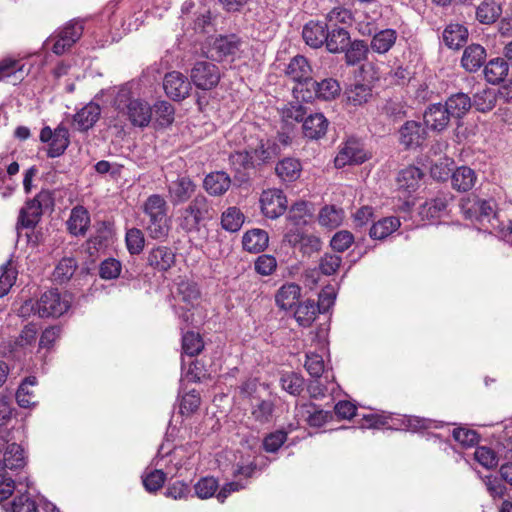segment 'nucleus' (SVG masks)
<instances>
[{
    "label": "nucleus",
    "mask_w": 512,
    "mask_h": 512,
    "mask_svg": "<svg viewBox=\"0 0 512 512\" xmlns=\"http://www.w3.org/2000/svg\"><path fill=\"white\" fill-rule=\"evenodd\" d=\"M141 209L147 217L145 230L148 236L154 240H165L171 229L166 199L160 194H151L143 202Z\"/></svg>",
    "instance_id": "nucleus-1"
},
{
    "label": "nucleus",
    "mask_w": 512,
    "mask_h": 512,
    "mask_svg": "<svg viewBox=\"0 0 512 512\" xmlns=\"http://www.w3.org/2000/svg\"><path fill=\"white\" fill-rule=\"evenodd\" d=\"M25 463L24 450L21 446L16 443L9 444L3 461L0 460V502L8 499L15 489V481L8 475L7 469H19L24 467Z\"/></svg>",
    "instance_id": "nucleus-2"
},
{
    "label": "nucleus",
    "mask_w": 512,
    "mask_h": 512,
    "mask_svg": "<svg viewBox=\"0 0 512 512\" xmlns=\"http://www.w3.org/2000/svg\"><path fill=\"white\" fill-rule=\"evenodd\" d=\"M211 210L208 199L199 194L179 211L178 225L185 232L198 231L200 223L212 217Z\"/></svg>",
    "instance_id": "nucleus-3"
},
{
    "label": "nucleus",
    "mask_w": 512,
    "mask_h": 512,
    "mask_svg": "<svg viewBox=\"0 0 512 512\" xmlns=\"http://www.w3.org/2000/svg\"><path fill=\"white\" fill-rule=\"evenodd\" d=\"M292 91L297 100L310 102L317 98L327 101L335 99L340 94L341 87L333 78L323 79L320 82L312 79L307 88H293Z\"/></svg>",
    "instance_id": "nucleus-4"
},
{
    "label": "nucleus",
    "mask_w": 512,
    "mask_h": 512,
    "mask_svg": "<svg viewBox=\"0 0 512 512\" xmlns=\"http://www.w3.org/2000/svg\"><path fill=\"white\" fill-rule=\"evenodd\" d=\"M71 305V297L68 294H60L57 289L44 292L37 301V315L44 317H59L68 311Z\"/></svg>",
    "instance_id": "nucleus-5"
},
{
    "label": "nucleus",
    "mask_w": 512,
    "mask_h": 512,
    "mask_svg": "<svg viewBox=\"0 0 512 512\" xmlns=\"http://www.w3.org/2000/svg\"><path fill=\"white\" fill-rule=\"evenodd\" d=\"M461 210L466 219L477 220L481 223L487 221L492 227L497 225L493 222L498 220V215L494 211V203L492 201L481 200L478 198H467L461 202Z\"/></svg>",
    "instance_id": "nucleus-6"
},
{
    "label": "nucleus",
    "mask_w": 512,
    "mask_h": 512,
    "mask_svg": "<svg viewBox=\"0 0 512 512\" xmlns=\"http://www.w3.org/2000/svg\"><path fill=\"white\" fill-rule=\"evenodd\" d=\"M82 33V23L80 21H71L56 35L51 36L47 43H52V51L57 55H61L80 39Z\"/></svg>",
    "instance_id": "nucleus-7"
},
{
    "label": "nucleus",
    "mask_w": 512,
    "mask_h": 512,
    "mask_svg": "<svg viewBox=\"0 0 512 512\" xmlns=\"http://www.w3.org/2000/svg\"><path fill=\"white\" fill-rule=\"evenodd\" d=\"M285 76L296 83L293 88L305 89L312 81V67L303 55H296L286 65Z\"/></svg>",
    "instance_id": "nucleus-8"
},
{
    "label": "nucleus",
    "mask_w": 512,
    "mask_h": 512,
    "mask_svg": "<svg viewBox=\"0 0 512 512\" xmlns=\"http://www.w3.org/2000/svg\"><path fill=\"white\" fill-rule=\"evenodd\" d=\"M191 81L202 90H210L217 86L220 80L218 67L206 61L197 62L191 70Z\"/></svg>",
    "instance_id": "nucleus-9"
},
{
    "label": "nucleus",
    "mask_w": 512,
    "mask_h": 512,
    "mask_svg": "<svg viewBox=\"0 0 512 512\" xmlns=\"http://www.w3.org/2000/svg\"><path fill=\"white\" fill-rule=\"evenodd\" d=\"M260 206L265 217L276 219L286 211L287 198L280 189H267L260 196Z\"/></svg>",
    "instance_id": "nucleus-10"
},
{
    "label": "nucleus",
    "mask_w": 512,
    "mask_h": 512,
    "mask_svg": "<svg viewBox=\"0 0 512 512\" xmlns=\"http://www.w3.org/2000/svg\"><path fill=\"white\" fill-rule=\"evenodd\" d=\"M367 159L368 156L364 150L363 144L352 138L348 139L340 147L334 163L337 168H342L346 165L362 164Z\"/></svg>",
    "instance_id": "nucleus-11"
},
{
    "label": "nucleus",
    "mask_w": 512,
    "mask_h": 512,
    "mask_svg": "<svg viewBox=\"0 0 512 512\" xmlns=\"http://www.w3.org/2000/svg\"><path fill=\"white\" fill-rule=\"evenodd\" d=\"M313 210L305 201H297L291 205L286 217L285 233L300 232L312 220Z\"/></svg>",
    "instance_id": "nucleus-12"
},
{
    "label": "nucleus",
    "mask_w": 512,
    "mask_h": 512,
    "mask_svg": "<svg viewBox=\"0 0 512 512\" xmlns=\"http://www.w3.org/2000/svg\"><path fill=\"white\" fill-rule=\"evenodd\" d=\"M163 88L169 98L179 101L189 95L191 83L182 73L172 71L165 75Z\"/></svg>",
    "instance_id": "nucleus-13"
},
{
    "label": "nucleus",
    "mask_w": 512,
    "mask_h": 512,
    "mask_svg": "<svg viewBox=\"0 0 512 512\" xmlns=\"http://www.w3.org/2000/svg\"><path fill=\"white\" fill-rule=\"evenodd\" d=\"M196 190V184L187 176H178L167 183L168 197L176 206L188 201Z\"/></svg>",
    "instance_id": "nucleus-14"
},
{
    "label": "nucleus",
    "mask_w": 512,
    "mask_h": 512,
    "mask_svg": "<svg viewBox=\"0 0 512 512\" xmlns=\"http://www.w3.org/2000/svg\"><path fill=\"white\" fill-rule=\"evenodd\" d=\"M426 127L418 121H407L399 129V141L406 148L420 146L426 138Z\"/></svg>",
    "instance_id": "nucleus-15"
},
{
    "label": "nucleus",
    "mask_w": 512,
    "mask_h": 512,
    "mask_svg": "<svg viewBox=\"0 0 512 512\" xmlns=\"http://www.w3.org/2000/svg\"><path fill=\"white\" fill-rule=\"evenodd\" d=\"M423 173L415 166H409L402 169L396 178L397 190L403 194L404 197L410 196L420 186Z\"/></svg>",
    "instance_id": "nucleus-16"
},
{
    "label": "nucleus",
    "mask_w": 512,
    "mask_h": 512,
    "mask_svg": "<svg viewBox=\"0 0 512 512\" xmlns=\"http://www.w3.org/2000/svg\"><path fill=\"white\" fill-rule=\"evenodd\" d=\"M175 262L176 253L167 246L154 247L147 256L148 265L159 272L168 271L175 265Z\"/></svg>",
    "instance_id": "nucleus-17"
},
{
    "label": "nucleus",
    "mask_w": 512,
    "mask_h": 512,
    "mask_svg": "<svg viewBox=\"0 0 512 512\" xmlns=\"http://www.w3.org/2000/svg\"><path fill=\"white\" fill-rule=\"evenodd\" d=\"M247 148L251 151L256 167L273 160L280 152L279 146L269 139H257L255 143H250Z\"/></svg>",
    "instance_id": "nucleus-18"
},
{
    "label": "nucleus",
    "mask_w": 512,
    "mask_h": 512,
    "mask_svg": "<svg viewBox=\"0 0 512 512\" xmlns=\"http://www.w3.org/2000/svg\"><path fill=\"white\" fill-rule=\"evenodd\" d=\"M284 241L293 247L299 246L300 250L307 255L319 251L322 246V242L318 236L307 234L304 230L297 233L292 231L285 233Z\"/></svg>",
    "instance_id": "nucleus-19"
},
{
    "label": "nucleus",
    "mask_w": 512,
    "mask_h": 512,
    "mask_svg": "<svg viewBox=\"0 0 512 512\" xmlns=\"http://www.w3.org/2000/svg\"><path fill=\"white\" fill-rule=\"evenodd\" d=\"M90 222L88 210L82 205H77L70 212L66 222L67 230L73 236H84L90 226Z\"/></svg>",
    "instance_id": "nucleus-20"
},
{
    "label": "nucleus",
    "mask_w": 512,
    "mask_h": 512,
    "mask_svg": "<svg viewBox=\"0 0 512 512\" xmlns=\"http://www.w3.org/2000/svg\"><path fill=\"white\" fill-rule=\"evenodd\" d=\"M240 41L235 35L219 36L211 44L209 54L215 60L234 55L239 51Z\"/></svg>",
    "instance_id": "nucleus-21"
},
{
    "label": "nucleus",
    "mask_w": 512,
    "mask_h": 512,
    "mask_svg": "<svg viewBox=\"0 0 512 512\" xmlns=\"http://www.w3.org/2000/svg\"><path fill=\"white\" fill-rule=\"evenodd\" d=\"M328 25L319 21H309L302 30L305 43L311 48H320L327 40Z\"/></svg>",
    "instance_id": "nucleus-22"
},
{
    "label": "nucleus",
    "mask_w": 512,
    "mask_h": 512,
    "mask_svg": "<svg viewBox=\"0 0 512 512\" xmlns=\"http://www.w3.org/2000/svg\"><path fill=\"white\" fill-rule=\"evenodd\" d=\"M451 116L445 105L441 103L430 105L424 113V124L435 131H442L449 123Z\"/></svg>",
    "instance_id": "nucleus-23"
},
{
    "label": "nucleus",
    "mask_w": 512,
    "mask_h": 512,
    "mask_svg": "<svg viewBox=\"0 0 512 512\" xmlns=\"http://www.w3.org/2000/svg\"><path fill=\"white\" fill-rule=\"evenodd\" d=\"M231 185L230 176L223 171L212 172L208 174L203 186L206 192L211 196H221L225 194Z\"/></svg>",
    "instance_id": "nucleus-24"
},
{
    "label": "nucleus",
    "mask_w": 512,
    "mask_h": 512,
    "mask_svg": "<svg viewBox=\"0 0 512 512\" xmlns=\"http://www.w3.org/2000/svg\"><path fill=\"white\" fill-rule=\"evenodd\" d=\"M101 108L97 103L90 102L74 115V124L80 131H87L99 120Z\"/></svg>",
    "instance_id": "nucleus-25"
},
{
    "label": "nucleus",
    "mask_w": 512,
    "mask_h": 512,
    "mask_svg": "<svg viewBox=\"0 0 512 512\" xmlns=\"http://www.w3.org/2000/svg\"><path fill=\"white\" fill-rule=\"evenodd\" d=\"M123 114L128 116L134 126L145 127L150 123L152 109L147 102L138 99L134 100Z\"/></svg>",
    "instance_id": "nucleus-26"
},
{
    "label": "nucleus",
    "mask_w": 512,
    "mask_h": 512,
    "mask_svg": "<svg viewBox=\"0 0 512 512\" xmlns=\"http://www.w3.org/2000/svg\"><path fill=\"white\" fill-rule=\"evenodd\" d=\"M328 124V120L322 113L310 114L303 121V133L309 139H320L326 134Z\"/></svg>",
    "instance_id": "nucleus-27"
},
{
    "label": "nucleus",
    "mask_w": 512,
    "mask_h": 512,
    "mask_svg": "<svg viewBox=\"0 0 512 512\" xmlns=\"http://www.w3.org/2000/svg\"><path fill=\"white\" fill-rule=\"evenodd\" d=\"M477 182V175L473 169L467 166L458 167L451 176V184L459 192L471 190Z\"/></svg>",
    "instance_id": "nucleus-28"
},
{
    "label": "nucleus",
    "mask_w": 512,
    "mask_h": 512,
    "mask_svg": "<svg viewBox=\"0 0 512 512\" xmlns=\"http://www.w3.org/2000/svg\"><path fill=\"white\" fill-rule=\"evenodd\" d=\"M485 58V49L479 44H472L465 48L461 63L465 70L475 72L482 66Z\"/></svg>",
    "instance_id": "nucleus-29"
},
{
    "label": "nucleus",
    "mask_w": 512,
    "mask_h": 512,
    "mask_svg": "<svg viewBox=\"0 0 512 512\" xmlns=\"http://www.w3.org/2000/svg\"><path fill=\"white\" fill-rule=\"evenodd\" d=\"M301 288L295 283H286L282 285L275 296L276 304L283 310L291 309L298 301Z\"/></svg>",
    "instance_id": "nucleus-30"
},
{
    "label": "nucleus",
    "mask_w": 512,
    "mask_h": 512,
    "mask_svg": "<svg viewBox=\"0 0 512 512\" xmlns=\"http://www.w3.org/2000/svg\"><path fill=\"white\" fill-rule=\"evenodd\" d=\"M269 242V237L266 231L262 229H252L247 231L242 238L243 248L246 251L259 253L263 251Z\"/></svg>",
    "instance_id": "nucleus-31"
},
{
    "label": "nucleus",
    "mask_w": 512,
    "mask_h": 512,
    "mask_svg": "<svg viewBox=\"0 0 512 512\" xmlns=\"http://www.w3.org/2000/svg\"><path fill=\"white\" fill-rule=\"evenodd\" d=\"M442 37L446 46L458 49L466 41L468 30L461 24L451 23L444 29Z\"/></svg>",
    "instance_id": "nucleus-32"
},
{
    "label": "nucleus",
    "mask_w": 512,
    "mask_h": 512,
    "mask_svg": "<svg viewBox=\"0 0 512 512\" xmlns=\"http://www.w3.org/2000/svg\"><path fill=\"white\" fill-rule=\"evenodd\" d=\"M324 44L330 53H340L350 44V35L344 28L328 29L327 40Z\"/></svg>",
    "instance_id": "nucleus-33"
},
{
    "label": "nucleus",
    "mask_w": 512,
    "mask_h": 512,
    "mask_svg": "<svg viewBox=\"0 0 512 512\" xmlns=\"http://www.w3.org/2000/svg\"><path fill=\"white\" fill-rule=\"evenodd\" d=\"M319 307L313 300H306L298 304L294 312V318L302 327H309L319 314Z\"/></svg>",
    "instance_id": "nucleus-34"
},
{
    "label": "nucleus",
    "mask_w": 512,
    "mask_h": 512,
    "mask_svg": "<svg viewBox=\"0 0 512 512\" xmlns=\"http://www.w3.org/2000/svg\"><path fill=\"white\" fill-rule=\"evenodd\" d=\"M39 328L34 323H28L23 327L18 337L11 344V351H21L32 347L37 339Z\"/></svg>",
    "instance_id": "nucleus-35"
},
{
    "label": "nucleus",
    "mask_w": 512,
    "mask_h": 512,
    "mask_svg": "<svg viewBox=\"0 0 512 512\" xmlns=\"http://www.w3.org/2000/svg\"><path fill=\"white\" fill-rule=\"evenodd\" d=\"M502 8L494 0L482 1L476 9V18L482 24H492L501 15Z\"/></svg>",
    "instance_id": "nucleus-36"
},
{
    "label": "nucleus",
    "mask_w": 512,
    "mask_h": 512,
    "mask_svg": "<svg viewBox=\"0 0 512 512\" xmlns=\"http://www.w3.org/2000/svg\"><path fill=\"white\" fill-rule=\"evenodd\" d=\"M277 176L284 182H292L299 178L301 164L297 159L285 158L275 167Z\"/></svg>",
    "instance_id": "nucleus-37"
},
{
    "label": "nucleus",
    "mask_w": 512,
    "mask_h": 512,
    "mask_svg": "<svg viewBox=\"0 0 512 512\" xmlns=\"http://www.w3.org/2000/svg\"><path fill=\"white\" fill-rule=\"evenodd\" d=\"M397 32L393 29H384L376 33L371 40V49L379 54L387 53L395 44Z\"/></svg>",
    "instance_id": "nucleus-38"
},
{
    "label": "nucleus",
    "mask_w": 512,
    "mask_h": 512,
    "mask_svg": "<svg viewBox=\"0 0 512 512\" xmlns=\"http://www.w3.org/2000/svg\"><path fill=\"white\" fill-rule=\"evenodd\" d=\"M508 70V64L503 58H495L486 64L484 75L489 83L498 84L507 76Z\"/></svg>",
    "instance_id": "nucleus-39"
},
{
    "label": "nucleus",
    "mask_w": 512,
    "mask_h": 512,
    "mask_svg": "<svg viewBox=\"0 0 512 512\" xmlns=\"http://www.w3.org/2000/svg\"><path fill=\"white\" fill-rule=\"evenodd\" d=\"M445 106L451 117L460 118L471 108L472 102L468 95L457 93L446 100Z\"/></svg>",
    "instance_id": "nucleus-40"
},
{
    "label": "nucleus",
    "mask_w": 512,
    "mask_h": 512,
    "mask_svg": "<svg viewBox=\"0 0 512 512\" xmlns=\"http://www.w3.org/2000/svg\"><path fill=\"white\" fill-rule=\"evenodd\" d=\"M400 227V220L397 217L390 216L375 222L370 228V236L373 239H384Z\"/></svg>",
    "instance_id": "nucleus-41"
},
{
    "label": "nucleus",
    "mask_w": 512,
    "mask_h": 512,
    "mask_svg": "<svg viewBox=\"0 0 512 512\" xmlns=\"http://www.w3.org/2000/svg\"><path fill=\"white\" fill-rule=\"evenodd\" d=\"M37 384L35 376L26 377L20 384L16 392V401L22 408H30L36 404L35 395L30 389Z\"/></svg>",
    "instance_id": "nucleus-42"
},
{
    "label": "nucleus",
    "mask_w": 512,
    "mask_h": 512,
    "mask_svg": "<svg viewBox=\"0 0 512 512\" xmlns=\"http://www.w3.org/2000/svg\"><path fill=\"white\" fill-rule=\"evenodd\" d=\"M69 145V132L65 127H58L54 130L53 138L49 144L47 155L50 158L59 157Z\"/></svg>",
    "instance_id": "nucleus-43"
},
{
    "label": "nucleus",
    "mask_w": 512,
    "mask_h": 512,
    "mask_svg": "<svg viewBox=\"0 0 512 512\" xmlns=\"http://www.w3.org/2000/svg\"><path fill=\"white\" fill-rule=\"evenodd\" d=\"M245 220L244 214L235 206L228 207L221 216V226L228 232H237Z\"/></svg>",
    "instance_id": "nucleus-44"
},
{
    "label": "nucleus",
    "mask_w": 512,
    "mask_h": 512,
    "mask_svg": "<svg viewBox=\"0 0 512 512\" xmlns=\"http://www.w3.org/2000/svg\"><path fill=\"white\" fill-rule=\"evenodd\" d=\"M450 199L449 194H440L421 205L420 214L426 218H436L446 209Z\"/></svg>",
    "instance_id": "nucleus-45"
},
{
    "label": "nucleus",
    "mask_w": 512,
    "mask_h": 512,
    "mask_svg": "<svg viewBox=\"0 0 512 512\" xmlns=\"http://www.w3.org/2000/svg\"><path fill=\"white\" fill-rule=\"evenodd\" d=\"M347 102L353 106H360L369 101L372 97V90L366 84L356 83L345 91Z\"/></svg>",
    "instance_id": "nucleus-46"
},
{
    "label": "nucleus",
    "mask_w": 512,
    "mask_h": 512,
    "mask_svg": "<svg viewBox=\"0 0 512 512\" xmlns=\"http://www.w3.org/2000/svg\"><path fill=\"white\" fill-rule=\"evenodd\" d=\"M43 209L33 199L21 209L19 221L25 228H33L40 220Z\"/></svg>",
    "instance_id": "nucleus-47"
},
{
    "label": "nucleus",
    "mask_w": 512,
    "mask_h": 512,
    "mask_svg": "<svg viewBox=\"0 0 512 512\" xmlns=\"http://www.w3.org/2000/svg\"><path fill=\"white\" fill-rule=\"evenodd\" d=\"M230 163L237 173H246L256 168L251 151L247 147L244 150L232 153L230 155Z\"/></svg>",
    "instance_id": "nucleus-48"
},
{
    "label": "nucleus",
    "mask_w": 512,
    "mask_h": 512,
    "mask_svg": "<svg viewBox=\"0 0 512 512\" xmlns=\"http://www.w3.org/2000/svg\"><path fill=\"white\" fill-rule=\"evenodd\" d=\"M177 294L179 300L190 307H194L200 297L197 285L189 280H181L178 283Z\"/></svg>",
    "instance_id": "nucleus-49"
},
{
    "label": "nucleus",
    "mask_w": 512,
    "mask_h": 512,
    "mask_svg": "<svg viewBox=\"0 0 512 512\" xmlns=\"http://www.w3.org/2000/svg\"><path fill=\"white\" fill-rule=\"evenodd\" d=\"M77 262L74 258L65 257L59 261L53 272V279L63 284L69 281L75 273Z\"/></svg>",
    "instance_id": "nucleus-50"
},
{
    "label": "nucleus",
    "mask_w": 512,
    "mask_h": 512,
    "mask_svg": "<svg viewBox=\"0 0 512 512\" xmlns=\"http://www.w3.org/2000/svg\"><path fill=\"white\" fill-rule=\"evenodd\" d=\"M318 221L321 226L329 229L337 228L343 221V210L335 206H325L320 210Z\"/></svg>",
    "instance_id": "nucleus-51"
},
{
    "label": "nucleus",
    "mask_w": 512,
    "mask_h": 512,
    "mask_svg": "<svg viewBox=\"0 0 512 512\" xmlns=\"http://www.w3.org/2000/svg\"><path fill=\"white\" fill-rule=\"evenodd\" d=\"M304 409L305 420L311 427H321L333 417L331 412L318 409L312 404L306 405Z\"/></svg>",
    "instance_id": "nucleus-52"
},
{
    "label": "nucleus",
    "mask_w": 512,
    "mask_h": 512,
    "mask_svg": "<svg viewBox=\"0 0 512 512\" xmlns=\"http://www.w3.org/2000/svg\"><path fill=\"white\" fill-rule=\"evenodd\" d=\"M496 104V94L493 89L484 88L477 91L473 97V105L478 111L487 112L494 108Z\"/></svg>",
    "instance_id": "nucleus-53"
},
{
    "label": "nucleus",
    "mask_w": 512,
    "mask_h": 512,
    "mask_svg": "<svg viewBox=\"0 0 512 512\" xmlns=\"http://www.w3.org/2000/svg\"><path fill=\"white\" fill-rule=\"evenodd\" d=\"M345 53V60L348 65H356L366 58L368 47L362 40L351 42Z\"/></svg>",
    "instance_id": "nucleus-54"
},
{
    "label": "nucleus",
    "mask_w": 512,
    "mask_h": 512,
    "mask_svg": "<svg viewBox=\"0 0 512 512\" xmlns=\"http://www.w3.org/2000/svg\"><path fill=\"white\" fill-rule=\"evenodd\" d=\"M204 347L202 338L198 333L187 332L182 338V349L185 355L193 357L199 354Z\"/></svg>",
    "instance_id": "nucleus-55"
},
{
    "label": "nucleus",
    "mask_w": 512,
    "mask_h": 512,
    "mask_svg": "<svg viewBox=\"0 0 512 512\" xmlns=\"http://www.w3.org/2000/svg\"><path fill=\"white\" fill-rule=\"evenodd\" d=\"M2 273L0 275V298L8 294L9 290L16 281L17 272L12 266V262L8 261L1 267Z\"/></svg>",
    "instance_id": "nucleus-56"
},
{
    "label": "nucleus",
    "mask_w": 512,
    "mask_h": 512,
    "mask_svg": "<svg viewBox=\"0 0 512 512\" xmlns=\"http://www.w3.org/2000/svg\"><path fill=\"white\" fill-rule=\"evenodd\" d=\"M475 460L486 469H493L498 465L497 454L489 447H477L474 453Z\"/></svg>",
    "instance_id": "nucleus-57"
},
{
    "label": "nucleus",
    "mask_w": 512,
    "mask_h": 512,
    "mask_svg": "<svg viewBox=\"0 0 512 512\" xmlns=\"http://www.w3.org/2000/svg\"><path fill=\"white\" fill-rule=\"evenodd\" d=\"M306 114V108L298 102L284 105L281 109V116L285 122H303Z\"/></svg>",
    "instance_id": "nucleus-58"
},
{
    "label": "nucleus",
    "mask_w": 512,
    "mask_h": 512,
    "mask_svg": "<svg viewBox=\"0 0 512 512\" xmlns=\"http://www.w3.org/2000/svg\"><path fill=\"white\" fill-rule=\"evenodd\" d=\"M218 482L213 477H203L195 485V494L200 499L212 497L218 489Z\"/></svg>",
    "instance_id": "nucleus-59"
},
{
    "label": "nucleus",
    "mask_w": 512,
    "mask_h": 512,
    "mask_svg": "<svg viewBox=\"0 0 512 512\" xmlns=\"http://www.w3.org/2000/svg\"><path fill=\"white\" fill-rule=\"evenodd\" d=\"M352 19V12L343 6H336L326 14V20L331 27L338 24H350Z\"/></svg>",
    "instance_id": "nucleus-60"
},
{
    "label": "nucleus",
    "mask_w": 512,
    "mask_h": 512,
    "mask_svg": "<svg viewBox=\"0 0 512 512\" xmlns=\"http://www.w3.org/2000/svg\"><path fill=\"white\" fill-rule=\"evenodd\" d=\"M145 244L143 232L138 228H131L126 233V245L131 254L142 252Z\"/></svg>",
    "instance_id": "nucleus-61"
},
{
    "label": "nucleus",
    "mask_w": 512,
    "mask_h": 512,
    "mask_svg": "<svg viewBox=\"0 0 512 512\" xmlns=\"http://www.w3.org/2000/svg\"><path fill=\"white\" fill-rule=\"evenodd\" d=\"M20 492L19 496H16L10 505V512H37V507L34 500L31 499L30 495L25 492Z\"/></svg>",
    "instance_id": "nucleus-62"
},
{
    "label": "nucleus",
    "mask_w": 512,
    "mask_h": 512,
    "mask_svg": "<svg viewBox=\"0 0 512 512\" xmlns=\"http://www.w3.org/2000/svg\"><path fill=\"white\" fill-rule=\"evenodd\" d=\"M282 388L291 395H299L303 390V378L296 373H286L280 379Z\"/></svg>",
    "instance_id": "nucleus-63"
},
{
    "label": "nucleus",
    "mask_w": 512,
    "mask_h": 512,
    "mask_svg": "<svg viewBox=\"0 0 512 512\" xmlns=\"http://www.w3.org/2000/svg\"><path fill=\"white\" fill-rule=\"evenodd\" d=\"M134 100L135 99L132 97L131 88L126 84L118 88L113 101V105L115 109L118 110V112L123 113L127 108L130 107V104H132Z\"/></svg>",
    "instance_id": "nucleus-64"
}]
</instances>
